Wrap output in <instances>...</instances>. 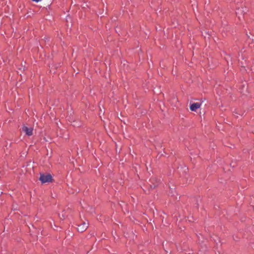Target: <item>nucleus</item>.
Segmentation results:
<instances>
[{
	"label": "nucleus",
	"instance_id": "1",
	"mask_svg": "<svg viewBox=\"0 0 254 254\" xmlns=\"http://www.w3.org/2000/svg\"><path fill=\"white\" fill-rule=\"evenodd\" d=\"M39 179L42 183H46L51 182L52 177L50 174H41Z\"/></svg>",
	"mask_w": 254,
	"mask_h": 254
},
{
	"label": "nucleus",
	"instance_id": "2",
	"mask_svg": "<svg viewBox=\"0 0 254 254\" xmlns=\"http://www.w3.org/2000/svg\"><path fill=\"white\" fill-rule=\"evenodd\" d=\"M88 224L85 222H83L81 225H78L77 230L79 232H82L84 231L88 227Z\"/></svg>",
	"mask_w": 254,
	"mask_h": 254
},
{
	"label": "nucleus",
	"instance_id": "3",
	"mask_svg": "<svg viewBox=\"0 0 254 254\" xmlns=\"http://www.w3.org/2000/svg\"><path fill=\"white\" fill-rule=\"evenodd\" d=\"M22 131L25 132L27 135L30 136L33 133V128L23 126L22 127Z\"/></svg>",
	"mask_w": 254,
	"mask_h": 254
},
{
	"label": "nucleus",
	"instance_id": "4",
	"mask_svg": "<svg viewBox=\"0 0 254 254\" xmlns=\"http://www.w3.org/2000/svg\"><path fill=\"white\" fill-rule=\"evenodd\" d=\"M201 106V104L199 103H194L190 106V109L192 111H195L197 109H199Z\"/></svg>",
	"mask_w": 254,
	"mask_h": 254
}]
</instances>
